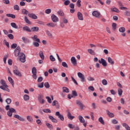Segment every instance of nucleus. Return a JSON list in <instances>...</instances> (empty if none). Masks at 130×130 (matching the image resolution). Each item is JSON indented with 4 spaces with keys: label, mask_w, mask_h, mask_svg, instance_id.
Masks as SVG:
<instances>
[{
    "label": "nucleus",
    "mask_w": 130,
    "mask_h": 130,
    "mask_svg": "<svg viewBox=\"0 0 130 130\" xmlns=\"http://www.w3.org/2000/svg\"><path fill=\"white\" fill-rule=\"evenodd\" d=\"M99 122L101 123L102 124H103V125L105 124V122H104V120H103V118H102V117H101L99 118Z\"/></svg>",
    "instance_id": "nucleus-35"
},
{
    "label": "nucleus",
    "mask_w": 130,
    "mask_h": 130,
    "mask_svg": "<svg viewBox=\"0 0 130 130\" xmlns=\"http://www.w3.org/2000/svg\"><path fill=\"white\" fill-rule=\"evenodd\" d=\"M22 41L24 42V43H29V40L28 39L25 38V37H23L22 38Z\"/></svg>",
    "instance_id": "nucleus-42"
},
{
    "label": "nucleus",
    "mask_w": 130,
    "mask_h": 130,
    "mask_svg": "<svg viewBox=\"0 0 130 130\" xmlns=\"http://www.w3.org/2000/svg\"><path fill=\"white\" fill-rule=\"evenodd\" d=\"M6 102L7 104H11V103H12V100L10 98H8L6 100Z\"/></svg>",
    "instance_id": "nucleus-50"
},
{
    "label": "nucleus",
    "mask_w": 130,
    "mask_h": 130,
    "mask_svg": "<svg viewBox=\"0 0 130 130\" xmlns=\"http://www.w3.org/2000/svg\"><path fill=\"white\" fill-rule=\"evenodd\" d=\"M62 66L64 68H69V66H68V64H67V63L66 62H62Z\"/></svg>",
    "instance_id": "nucleus-62"
},
{
    "label": "nucleus",
    "mask_w": 130,
    "mask_h": 130,
    "mask_svg": "<svg viewBox=\"0 0 130 130\" xmlns=\"http://www.w3.org/2000/svg\"><path fill=\"white\" fill-rule=\"evenodd\" d=\"M62 91L65 93H69L70 92V89L69 88L67 87H62Z\"/></svg>",
    "instance_id": "nucleus-24"
},
{
    "label": "nucleus",
    "mask_w": 130,
    "mask_h": 130,
    "mask_svg": "<svg viewBox=\"0 0 130 130\" xmlns=\"http://www.w3.org/2000/svg\"><path fill=\"white\" fill-rule=\"evenodd\" d=\"M50 59L51 61H55V58H54L52 55L50 56Z\"/></svg>",
    "instance_id": "nucleus-55"
},
{
    "label": "nucleus",
    "mask_w": 130,
    "mask_h": 130,
    "mask_svg": "<svg viewBox=\"0 0 130 130\" xmlns=\"http://www.w3.org/2000/svg\"><path fill=\"white\" fill-rule=\"evenodd\" d=\"M1 86H0V89H2V90H4V91H7V92H10V89L8 88V85H7V83H6V81H5L4 80H1L0 82Z\"/></svg>",
    "instance_id": "nucleus-2"
},
{
    "label": "nucleus",
    "mask_w": 130,
    "mask_h": 130,
    "mask_svg": "<svg viewBox=\"0 0 130 130\" xmlns=\"http://www.w3.org/2000/svg\"><path fill=\"white\" fill-rule=\"evenodd\" d=\"M68 126L69 127H70V128H75V127H76V126H75L74 125H73V124H68Z\"/></svg>",
    "instance_id": "nucleus-63"
},
{
    "label": "nucleus",
    "mask_w": 130,
    "mask_h": 130,
    "mask_svg": "<svg viewBox=\"0 0 130 130\" xmlns=\"http://www.w3.org/2000/svg\"><path fill=\"white\" fill-rule=\"evenodd\" d=\"M71 60L73 66H77V60L75 57H72Z\"/></svg>",
    "instance_id": "nucleus-18"
},
{
    "label": "nucleus",
    "mask_w": 130,
    "mask_h": 130,
    "mask_svg": "<svg viewBox=\"0 0 130 130\" xmlns=\"http://www.w3.org/2000/svg\"><path fill=\"white\" fill-rule=\"evenodd\" d=\"M24 21H25V23H26V24H28L29 25H31V22L30 21V20H29L28 18H27V16L24 17Z\"/></svg>",
    "instance_id": "nucleus-32"
},
{
    "label": "nucleus",
    "mask_w": 130,
    "mask_h": 130,
    "mask_svg": "<svg viewBox=\"0 0 130 130\" xmlns=\"http://www.w3.org/2000/svg\"><path fill=\"white\" fill-rule=\"evenodd\" d=\"M22 29L23 31H26V32H29V33H31L32 32V30H31V29H30L29 27L27 26H25L22 27Z\"/></svg>",
    "instance_id": "nucleus-17"
},
{
    "label": "nucleus",
    "mask_w": 130,
    "mask_h": 130,
    "mask_svg": "<svg viewBox=\"0 0 130 130\" xmlns=\"http://www.w3.org/2000/svg\"><path fill=\"white\" fill-rule=\"evenodd\" d=\"M67 116L68 118L69 119H70V120H73V119L75 118V116H72V114H71V112H68Z\"/></svg>",
    "instance_id": "nucleus-21"
},
{
    "label": "nucleus",
    "mask_w": 130,
    "mask_h": 130,
    "mask_svg": "<svg viewBox=\"0 0 130 130\" xmlns=\"http://www.w3.org/2000/svg\"><path fill=\"white\" fill-rule=\"evenodd\" d=\"M14 117H15V118H17V119H18V120H20V121H25V119L23 118L19 115H15L14 116Z\"/></svg>",
    "instance_id": "nucleus-13"
},
{
    "label": "nucleus",
    "mask_w": 130,
    "mask_h": 130,
    "mask_svg": "<svg viewBox=\"0 0 130 130\" xmlns=\"http://www.w3.org/2000/svg\"><path fill=\"white\" fill-rule=\"evenodd\" d=\"M38 100L39 102H40L41 104H44V103H45V100L43 99V95L42 94L39 95L38 97Z\"/></svg>",
    "instance_id": "nucleus-4"
},
{
    "label": "nucleus",
    "mask_w": 130,
    "mask_h": 130,
    "mask_svg": "<svg viewBox=\"0 0 130 130\" xmlns=\"http://www.w3.org/2000/svg\"><path fill=\"white\" fill-rule=\"evenodd\" d=\"M43 111L45 113H51V111L48 109H43Z\"/></svg>",
    "instance_id": "nucleus-45"
},
{
    "label": "nucleus",
    "mask_w": 130,
    "mask_h": 130,
    "mask_svg": "<svg viewBox=\"0 0 130 130\" xmlns=\"http://www.w3.org/2000/svg\"><path fill=\"white\" fill-rule=\"evenodd\" d=\"M7 17H9V18H12V19H15L16 18V15L14 14H7L6 15Z\"/></svg>",
    "instance_id": "nucleus-38"
},
{
    "label": "nucleus",
    "mask_w": 130,
    "mask_h": 130,
    "mask_svg": "<svg viewBox=\"0 0 130 130\" xmlns=\"http://www.w3.org/2000/svg\"><path fill=\"white\" fill-rule=\"evenodd\" d=\"M76 5L78 8H80L81 7V0H78Z\"/></svg>",
    "instance_id": "nucleus-61"
},
{
    "label": "nucleus",
    "mask_w": 130,
    "mask_h": 130,
    "mask_svg": "<svg viewBox=\"0 0 130 130\" xmlns=\"http://www.w3.org/2000/svg\"><path fill=\"white\" fill-rule=\"evenodd\" d=\"M119 31L121 33H124L125 32V28L124 27H121L119 28Z\"/></svg>",
    "instance_id": "nucleus-37"
},
{
    "label": "nucleus",
    "mask_w": 130,
    "mask_h": 130,
    "mask_svg": "<svg viewBox=\"0 0 130 130\" xmlns=\"http://www.w3.org/2000/svg\"><path fill=\"white\" fill-rule=\"evenodd\" d=\"M34 41H35L33 43V45L35 47H39V43H41L40 39L38 38V36L37 35H34V37L31 38Z\"/></svg>",
    "instance_id": "nucleus-1"
},
{
    "label": "nucleus",
    "mask_w": 130,
    "mask_h": 130,
    "mask_svg": "<svg viewBox=\"0 0 130 130\" xmlns=\"http://www.w3.org/2000/svg\"><path fill=\"white\" fill-rule=\"evenodd\" d=\"M117 24H116V23H113L112 24V30L113 31H115L116 30Z\"/></svg>",
    "instance_id": "nucleus-33"
},
{
    "label": "nucleus",
    "mask_w": 130,
    "mask_h": 130,
    "mask_svg": "<svg viewBox=\"0 0 130 130\" xmlns=\"http://www.w3.org/2000/svg\"><path fill=\"white\" fill-rule=\"evenodd\" d=\"M78 119L79 120V121H80V122H81V123H85V119H84V118H83V116H79Z\"/></svg>",
    "instance_id": "nucleus-23"
},
{
    "label": "nucleus",
    "mask_w": 130,
    "mask_h": 130,
    "mask_svg": "<svg viewBox=\"0 0 130 130\" xmlns=\"http://www.w3.org/2000/svg\"><path fill=\"white\" fill-rule=\"evenodd\" d=\"M30 30L31 32H38L39 31V27L33 26Z\"/></svg>",
    "instance_id": "nucleus-20"
},
{
    "label": "nucleus",
    "mask_w": 130,
    "mask_h": 130,
    "mask_svg": "<svg viewBox=\"0 0 130 130\" xmlns=\"http://www.w3.org/2000/svg\"><path fill=\"white\" fill-rule=\"evenodd\" d=\"M37 123H38L39 125H42V122H41V119H37L36 121Z\"/></svg>",
    "instance_id": "nucleus-59"
},
{
    "label": "nucleus",
    "mask_w": 130,
    "mask_h": 130,
    "mask_svg": "<svg viewBox=\"0 0 130 130\" xmlns=\"http://www.w3.org/2000/svg\"><path fill=\"white\" fill-rule=\"evenodd\" d=\"M46 33L47 35L50 38H52V34L50 32L49 30H46Z\"/></svg>",
    "instance_id": "nucleus-40"
},
{
    "label": "nucleus",
    "mask_w": 130,
    "mask_h": 130,
    "mask_svg": "<svg viewBox=\"0 0 130 130\" xmlns=\"http://www.w3.org/2000/svg\"><path fill=\"white\" fill-rule=\"evenodd\" d=\"M92 16H93V17H95V18H99L100 13L98 12V11H95L92 12Z\"/></svg>",
    "instance_id": "nucleus-16"
},
{
    "label": "nucleus",
    "mask_w": 130,
    "mask_h": 130,
    "mask_svg": "<svg viewBox=\"0 0 130 130\" xmlns=\"http://www.w3.org/2000/svg\"><path fill=\"white\" fill-rule=\"evenodd\" d=\"M76 104L79 106V108L81 109V110H83L84 109V107H85V106L83 103H81L80 101H76Z\"/></svg>",
    "instance_id": "nucleus-9"
},
{
    "label": "nucleus",
    "mask_w": 130,
    "mask_h": 130,
    "mask_svg": "<svg viewBox=\"0 0 130 130\" xmlns=\"http://www.w3.org/2000/svg\"><path fill=\"white\" fill-rule=\"evenodd\" d=\"M108 61L109 63H110L112 65L114 64V61H113V60H112V58H111V57H109L108 58Z\"/></svg>",
    "instance_id": "nucleus-26"
},
{
    "label": "nucleus",
    "mask_w": 130,
    "mask_h": 130,
    "mask_svg": "<svg viewBox=\"0 0 130 130\" xmlns=\"http://www.w3.org/2000/svg\"><path fill=\"white\" fill-rule=\"evenodd\" d=\"M17 45L16 43L13 44L11 45V48H13V49H15V48H17Z\"/></svg>",
    "instance_id": "nucleus-57"
},
{
    "label": "nucleus",
    "mask_w": 130,
    "mask_h": 130,
    "mask_svg": "<svg viewBox=\"0 0 130 130\" xmlns=\"http://www.w3.org/2000/svg\"><path fill=\"white\" fill-rule=\"evenodd\" d=\"M102 83L103 85H104V86H106V85H107V84H108V82H107V80H106V79H103L102 81Z\"/></svg>",
    "instance_id": "nucleus-47"
},
{
    "label": "nucleus",
    "mask_w": 130,
    "mask_h": 130,
    "mask_svg": "<svg viewBox=\"0 0 130 130\" xmlns=\"http://www.w3.org/2000/svg\"><path fill=\"white\" fill-rule=\"evenodd\" d=\"M39 55L40 57H41V59L43 60L44 59L45 57H44V54H43V52L42 51H40L39 52Z\"/></svg>",
    "instance_id": "nucleus-30"
},
{
    "label": "nucleus",
    "mask_w": 130,
    "mask_h": 130,
    "mask_svg": "<svg viewBox=\"0 0 130 130\" xmlns=\"http://www.w3.org/2000/svg\"><path fill=\"white\" fill-rule=\"evenodd\" d=\"M11 26L12 28H14V29H18V26H17V24L16 23L12 22L11 23Z\"/></svg>",
    "instance_id": "nucleus-34"
},
{
    "label": "nucleus",
    "mask_w": 130,
    "mask_h": 130,
    "mask_svg": "<svg viewBox=\"0 0 130 130\" xmlns=\"http://www.w3.org/2000/svg\"><path fill=\"white\" fill-rule=\"evenodd\" d=\"M32 74H37V69L36 68L33 67L32 69Z\"/></svg>",
    "instance_id": "nucleus-52"
},
{
    "label": "nucleus",
    "mask_w": 130,
    "mask_h": 130,
    "mask_svg": "<svg viewBox=\"0 0 130 130\" xmlns=\"http://www.w3.org/2000/svg\"><path fill=\"white\" fill-rule=\"evenodd\" d=\"M46 125L47 126L48 128H49V129H53V126L50 123H46Z\"/></svg>",
    "instance_id": "nucleus-31"
},
{
    "label": "nucleus",
    "mask_w": 130,
    "mask_h": 130,
    "mask_svg": "<svg viewBox=\"0 0 130 130\" xmlns=\"http://www.w3.org/2000/svg\"><path fill=\"white\" fill-rule=\"evenodd\" d=\"M27 119L28 121H29V122H32L33 121V118L32 117H31V116H27Z\"/></svg>",
    "instance_id": "nucleus-44"
},
{
    "label": "nucleus",
    "mask_w": 130,
    "mask_h": 130,
    "mask_svg": "<svg viewBox=\"0 0 130 130\" xmlns=\"http://www.w3.org/2000/svg\"><path fill=\"white\" fill-rule=\"evenodd\" d=\"M51 19L54 23H56L58 22V18L55 16L54 14H52L51 16Z\"/></svg>",
    "instance_id": "nucleus-11"
},
{
    "label": "nucleus",
    "mask_w": 130,
    "mask_h": 130,
    "mask_svg": "<svg viewBox=\"0 0 130 130\" xmlns=\"http://www.w3.org/2000/svg\"><path fill=\"white\" fill-rule=\"evenodd\" d=\"M46 99L47 100L49 103H51V99L49 96H46Z\"/></svg>",
    "instance_id": "nucleus-64"
},
{
    "label": "nucleus",
    "mask_w": 130,
    "mask_h": 130,
    "mask_svg": "<svg viewBox=\"0 0 130 130\" xmlns=\"http://www.w3.org/2000/svg\"><path fill=\"white\" fill-rule=\"evenodd\" d=\"M77 75H78L79 78L80 79V80L82 82H85V76L83 74H82V73L78 72L77 73Z\"/></svg>",
    "instance_id": "nucleus-6"
},
{
    "label": "nucleus",
    "mask_w": 130,
    "mask_h": 130,
    "mask_svg": "<svg viewBox=\"0 0 130 130\" xmlns=\"http://www.w3.org/2000/svg\"><path fill=\"white\" fill-rule=\"evenodd\" d=\"M13 73L16 76H18V77H22V73L19 71L18 70H15L13 71Z\"/></svg>",
    "instance_id": "nucleus-12"
},
{
    "label": "nucleus",
    "mask_w": 130,
    "mask_h": 130,
    "mask_svg": "<svg viewBox=\"0 0 130 130\" xmlns=\"http://www.w3.org/2000/svg\"><path fill=\"white\" fill-rule=\"evenodd\" d=\"M23 99L25 101H28L29 100V95L28 94H25L23 96Z\"/></svg>",
    "instance_id": "nucleus-46"
},
{
    "label": "nucleus",
    "mask_w": 130,
    "mask_h": 130,
    "mask_svg": "<svg viewBox=\"0 0 130 130\" xmlns=\"http://www.w3.org/2000/svg\"><path fill=\"white\" fill-rule=\"evenodd\" d=\"M15 56H19L20 54V52H21V48L20 46H17V48L15 49Z\"/></svg>",
    "instance_id": "nucleus-5"
},
{
    "label": "nucleus",
    "mask_w": 130,
    "mask_h": 130,
    "mask_svg": "<svg viewBox=\"0 0 130 130\" xmlns=\"http://www.w3.org/2000/svg\"><path fill=\"white\" fill-rule=\"evenodd\" d=\"M99 63H102L103 67H107V62H106V60L103 58H101V60H99Z\"/></svg>",
    "instance_id": "nucleus-7"
},
{
    "label": "nucleus",
    "mask_w": 130,
    "mask_h": 130,
    "mask_svg": "<svg viewBox=\"0 0 130 130\" xmlns=\"http://www.w3.org/2000/svg\"><path fill=\"white\" fill-rule=\"evenodd\" d=\"M72 96L71 97H77V96H78V93H77V91H76L75 90H73L72 92Z\"/></svg>",
    "instance_id": "nucleus-36"
},
{
    "label": "nucleus",
    "mask_w": 130,
    "mask_h": 130,
    "mask_svg": "<svg viewBox=\"0 0 130 130\" xmlns=\"http://www.w3.org/2000/svg\"><path fill=\"white\" fill-rule=\"evenodd\" d=\"M28 16L29 18L33 19L34 20H37L38 19V17L34 13H28Z\"/></svg>",
    "instance_id": "nucleus-10"
},
{
    "label": "nucleus",
    "mask_w": 130,
    "mask_h": 130,
    "mask_svg": "<svg viewBox=\"0 0 130 130\" xmlns=\"http://www.w3.org/2000/svg\"><path fill=\"white\" fill-rule=\"evenodd\" d=\"M122 126L126 128V130H130L129 126L126 123H123Z\"/></svg>",
    "instance_id": "nucleus-29"
},
{
    "label": "nucleus",
    "mask_w": 130,
    "mask_h": 130,
    "mask_svg": "<svg viewBox=\"0 0 130 130\" xmlns=\"http://www.w3.org/2000/svg\"><path fill=\"white\" fill-rule=\"evenodd\" d=\"M9 57V55H5L3 58L4 63H7V59Z\"/></svg>",
    "instance_id": "nucleus-49"
},
{
    "label": "nucleus",
    "mask_w": 130,
    "mask_h": 130,
    "mask_svg": "<svg viewBox=\"0 0 130 130\" xmlns=\"http://www.w3.org/2000/svg\"><path fill=\"white\" fill-rule=\"evenodd\" d=\"M19 60L21 62H25L26 61V56L23 53H20Z\"/></svg>",
    "instance_id": "nucleus-3"
},
{
    "label": "nucleus",
    "mask_w": 130,
    "mask_h": 130,
    "mask_svg": "<svg viewBox=\"0 0 130 130\" xmlns=\"http://www.w3.org/2000/svg\"><path fill=\"white\" fill-rule=\"evenodd\" d=\"M22 14H23V15H28L29 14V11H28V10L25 9H23L21 12Z\"/></svg>",
    "instance_id": "nucleus-28"
},
{
    "label": "nucleus",
    "mask_w": 130,
    "mask_h": 130,
    "mask_svg": "<svg viewBox=\"0 0 130 130\" xmlns=\"http://www.w3.org/2000/svg\"><path fill=\"white\" fill-rule=\"evenodd\" d=\"M9 111H10V112H12V113H14H14H16V112H17V111H16V109H14V108H11L10 109Z\"/></svg>",
    "instance_id": "nucleus-54"
},
{
    "label": "nucleus",
    "mask_w": 130,
    "mask_h": 130,
    "mask_svg": "<svg viewBox=\"0 0 130 130\" xmlns=\"http://www.w3.org/2000/svg\"><path fill=\"white\" fill-rule=\"evenodd\" d=\"M38 87L39 88H43V87H44V82H42L41 83L39 84L38 85Z\"/></svg>",
    "instance_id": "nucleus-56"
},
{
    "label": "nucleus",
    "mask_w": 130,
    "mask_h": 130,
    "mask_svg": "<svg viewBox=\"0 0 130 130\" xmlns=\"http://www.w3.org/2000/svg\"><path fill=\"white\" fill-rule=\"evenodd\" d=\"M122 92L123 91L121 89V88L118 89V93L119 96H121L122 95Z\"/></svg>",
    "instance_id": "nucleus-48"
},
{
    "label": "nucleus",
    "mask_w": 130,
    "mask_h": 130,
    "mask_svg": "<svg viewBox=\"0 0 130 130\" xmlns=\"http://www.w3.org/2000/svg\"><path fill=\"white\" fill-rule=\"evenodd\" d=\"M71 2L70 0H66L64 2V6H69Z\"/></svg>",
    "instance_id": "nucleus-53"
},
{
    "label": "nucleus",
    "mask_w": 130,
    "mask_h": 130,
    "mask_svg": "<svg viewBox=\"0 0 130 130\" xmlns=\"http://www.w3.org/2000/svg\"><path fill=\"white\" fill-rule=\"evenodd\" d=\"M55 116H58L59 118H60V120H61L62 121H63L64 120V117H63V115L60 114L59 112H56Z\"/></svg>",
    "instance_id": "nucleus-8"
},
{
    "label": "nucleus",
    "mask_w": 130,
    "mask_h": 130,
    "mask_svg": "<svg viewBox=\"0 0 130 130\" xmlns=\"http://www.w3.org/2000/svg\"><path fill=\"white\" fill-rule=\"evenodd\" d=\"M46 25L48 26V27H52L53 28L55 27V26H56L57 24L54 23L53 22H50L49 23H47Z\"/></svg>",
    "instance_id": "nucleus-22"
},
{
    "label": "nucleus",
    "mask_w": 130,
    "mask_h": 130,
    "mask_svg": "<svg viewBox=\"0 0 130 130\" xmlns=\"http://www.w3.org/2000/svg\"><path fill=\"white\" fill-rule=\"evenodd\" d=\"M14 9L15 11H20V7H19V5H15L14 6Z\"/></svg>",
    "instance_id": "nucleus-43"
},
{
    "label": "nucleus",
    "mask_w": 130,
    "mask_h": 130,
    "mask_svg": "<svg viewBox=\"0 0 130 130\" xmlns=\"http://www.w3.org/2000/svg\"><path fill=\"white\" fill-rule=\"evenodd\" d=\"M111 12H115L116 13H119V10L116 8H111Z\"/></svg>",
    "instance_id": "nucleus-41"
},
{
    "label": "nucleus",
    "mask_w": 130,
    "mask_h": 130,
    "mask_svg": "<svg viewBox=\"0 0 130 130\" xmlns=\"http://www.w3.org/2000/svg\"><path fill=\"white\" fill-rule=\"evenodd\" d=\"M8 80L9 81L10 83L12 84V86H14L15 85V83L14 82V80L10 77H8Z\"/></svg>",
    "instance_id": "nucleus-39"
},
{
    "label": "nucleus",
    "mask_w": 130,
    "mask_h": 130,
    "mask_svg": "<svg viewBox=\"0 0 130 130\" xmlns=\"http://www.w3.org/2000/svg\"><path fill=\"white\" fill-rule=\"evenodd\" d=\"M44 86L45 88H47V89H48V88L50 87V85H49V83L48 82H46L44 84Z\"/></svg>",
    "instance_id": "nucleus-51"
},
{
    "label": "nucleus",
    "mask_w": 130,
    "mask_h": 130,
    "mask_svg": "<svg viewBox=\"0 0 130 130\" xmlns=\"http://www.w3.org/2000/svg\"><path fill=\"white\" fill-rule=\"evenodd\" d=\"M8 37L9 38V39H11V40L14 39V35H13V34L8 35Z\"/></svg>",
    "instance_id": "nucleus-58"
},
{
    "label": "nucleus",
    "mask_w": 130,
    "mask_h": 130,
    "mask_svg": "<svg viewBox=\"0 0 130 130\" xmlns=\"http://www.w3.org/2000/svg\"><path fill=\"white\" fill-rule=\"evenodd\" d=\"M57 13L58 15L60 16L61 17H63V16H64V13L62 10H59Z\"/></svg>",
    "instance_id": "nucleus-25"
},
{
    "label": "nucleus",
    "mask_w": 130,
    "mask_h": 130,
    "mask_svg": "<svg viewBox=\"0 0 130 130\" xmlns=\"http://www.w3.org/2000/svg\"><path fill=\"white\" fill-rule=\"evenodd\" d=\"M87 51L88 53H90V54H91L92 55H95V54H96V53H95V51L92 50L91 49H88Z\"/></svg>",
    "instance_id": "nucleus-27"
},
{
    "label": "nucleus",
    "mask_w": 130,
    "mask_h": 130,
    "mask_svg": "<svg viewBox=\"0 0 130 130\" xmlns=\"http://www.w3.org/2000/svg\"><path fill=\"white\" fill-rule=\"evenodd\" d=\"M49 118L51 120L52 122L55 123H57V120L53 117V116L51 115L49 116Z\"/></svg>",
    "instance_id": "nucleus-19"
},
{
    "label": "nucleus",
    "mask_w": 130,
    "mask_h": 130,
    "mask_svg": "<svg viewBox=\"0 0 130 130\" xmlns=\"http://www.w3.org/2000/svg\"><path fill=\"white\" fill-rule=\"evenodd\" d=\"M106 113H107V114L108 115L109 117H110L111 118L114 117V114L110 112V111H109V110H107Z\"/></svg>",
    "instance_id": "nucleus-14"
},
{
    "label": "nucleus",
    "mask_w": 130,
    "mask_h": 130,
    "mask_svg": "<svg viewBox=\"0 0 130 130\" xmlns=\"http://www.w3.org/2000/svg\"><path fill=\"white\" fill-rule=\"evenodd\" d=\"M45 13L46 14H50V13H51V9H48L46 10L45 11Z\"/></svg>",
    "instance_id": "nucleus-60"
},
{
    "label": "nucleus",
    "mask_w": 130,
    "mask_h": 130,
    "mask_svg": "<svg viewBox=\"0 0 130 130\" xmlns=\"http://www.w3.org/2000/svg\"><path fill=\"white\" fill-rule=\"evenodd\" d=\"M77 17L79 20H80L81 21H83V20H84V18H83V14H82V13L80 12H78L77 13Z\"/></svg>",
    "instance_id": "nucleus-15"
}]
</instances>
